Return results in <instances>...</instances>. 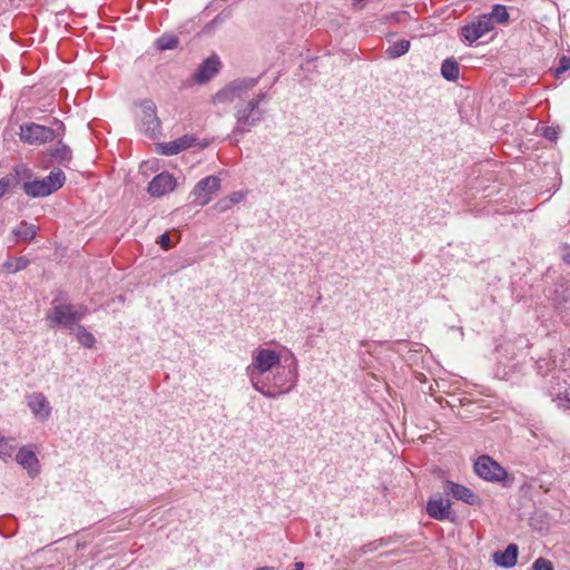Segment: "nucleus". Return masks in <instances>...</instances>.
I'll return each instance as SVG.
<instances>
[{"instance_id": "obj_1", "label": "nucleus", "mask_w": 570, "mask_h": 570, "mask_svg": "<svg viewBox=\"0 0 570 570\" xmlns=\"http://www.w3.org/2000/svg\"><path fill=\"white\" fill-rule=\"evenodd\" d=\"M257 83L256 78H238L226 83L212 98L213 105L233 109L236 122L232 136L236 138V144L239 140L237 137L249 132L266 117L263 105L267 101V94L257 90Z\"/></svg>"}, {"instance_id": "obj_2", "label": "nucleus", "mask_w": 570, "mask_h": 570, "mask_svg": "<svg viewBox=\"0 0 570 570\" xmlns=\"http://www.w3.org/2000/svg\"><path fill=\"white\" fill-rule=\"evenodd\" d=\"M297 376V361L292 355V363L287 367L279 365L262 379H254L252 386L265 397L276 399L296 386Z\"/></svg>"}, {"instance_id": "obj_3", "label": "nucleus", "mask_w": 570, "mask_h": 570, "mask_svg": "<svg viewBox=\"0 0 570 570\" xmlns=\"http://www.w3.org/2000/svg\"><path fill=\"white\" fill-rule=\"evenodd\" d=\"M26 178L23 181V193L30 198H45L60 189L66 175L61 169L52 170L43 178L37 177L32 169L26 166Z\"/></svg>"}, {"instance_id": "obj_4", "label": "nucleus", "mask_w": 570, "mask_h": 570, "mask_svg": "<svg viewBox=\"0 0 570 570\" xmlns=\"http://www.w3.org/2000/svg\"><path fill=\"white\" fill-rule=\"evenodd\" d=\"M279 365V353L261 347L253 353L252 363L246 367V375L252 384L254 377L255 380L262 379L265 374L272 372Z\"/></svg>"}, {"instance_id": "obj_5", "label": "nucleus", "mask_w": 570, "mask_h": 570, "mask_svg": "<svg viewBox=\"0 0 570 570\" xmlns=\"http://www.w3.org/2000/svg\"><path fill=\"white\" fill-rule=\"evenodd\" d=\"M52 307L47 315V321L51 327L63 326L69 332H75L77 323L73 316V304H66L55 299Z\"/></svg>"}, {"instance_id": "obj_6", "label": "nucleus", "mask_w": 570, "mask_h": 570, "mask_svg": "<svg viewBox=\"0 0 570 570\" xmlns=\"http://www.w3.org/2000/svg\"><path fill=\"white\" fill-rule=\"evenodd\" d=\"M474 472L481 479L490 482H501L508 475L505 469L489 455L478 458L474 463Z\"/></svg>"}, {"instance_id": "obj_7", "label": "nucleus", "mask_w": 570, "mask_h": 570, "mask_svg": "<svg viewBox=\"0 0 570 570\" xmlns=\"http://www.w3.org/2000/svg\"><path fill=\"white\" fill-rule=\"evenodd\" d=\"M494 29V22L490 16H481L478 20L472 21L461 28V36L470 45L484 37Z\"/></svg>"}, {"instance_id": "obj_8", "label": "nucleus", "mask_w": 570, "mask_h": 570, "mask_svg": "<svg viewBox=\"0 0 570 570\" xmlns=\"http://www.w3.org/2000/svg\"><path fill=\"white\" fill-rule=\"evenodd\" d=\"M55 138L51 128L35 122L24 124L20 127V139L28 144L47 142Z\"/></svg>"}, {"instance_id": "obj_9", "label": "nucleus", "mask_w": 570, "mask_h": 570, "mask_svg": "<svg viewBox=\"0 0 570 570\" xmlns=\"http://www.w3.org/2000/svg\"><path fill=\"white\" fill-rule=\"evenodd\" d=\"M220 188V179L217 176H207L200 179L194 187L195 200L204 206L212 200L213 194Z\"/></svg>"}, {"instance_id": "obj_10", "label": "nucleus", "mask_w": 570, "mask_h": 570, "mask_svg": "<svg viewBox=\"0 0 570 570\" xmlns=\"http://www.w3.org/2000/svg\"><path fill=\"white\" fill-rule=\"evenodd\" d=\"M26 178V165L14 166L9 174L0 178V198L13 191L18 186L23 190Z\"/></svg>"}, {"instance_id": "obj_11", "label": "nucleus", "mask_w": 570, "mask_h": 570, "mask_svg": "<svg viewBox=\"0 0 570 570\" xmlns=\"http://www.w3.org/2000/svg\"><path fill=\"white\" fill-rule=\"evenodd\" d=\"M27 404L38 420L45 422L50 417L52 409L42 393L35 392L28 395Z\"/></svg>"}, {"instance_id": "obj_12", "label": "nucleus", "mask_w": 570, "mask_h": 570, "mask_svg": "<svg viewBox=\"0 0 570 570\" xmlns=\"http://www.w3.org/2000/svg\"><path fill=\"white\" fill-rule=\"evenodd\" d=\"M176 180L168 173H160L148 185V193L154 197L164 196L175 189Z\"/></svg>"}, {"instance_id": "obj_13", "label": "nucleus", "mask_w": 570, "mask_h": 570, "mask_svg": "<svg viewBox=\"0 0 570 570\" xmlns=\"http://www.w3.org/2000/svg\"><path fill=\"white\" fill-rule=\"evenodd\" d=\"M16 461L30 478H36L40 473V463L33 450L22 446L16 454Z\"/></svg>"}, {"instance_id": "obj_14", "label": "nucleus", "mask_w": 570, "mask_h": 570, "mask_svg": "<svg viewBox=\"0 0 570 570\" xmlns=\"http://www.w3.org/2000/svg\"><path fill=\"white\" fill-rule=\"evenodd\" d=\"M428 514L435 520H452L450 500L443 498L430 499L426 504Z\"/></svg>"}, {"instance_id": "obj_15", "label": "nucleus", "mask_w": 570, "mask_h": 570, "mask_svg": "<svg viewBox=\"0 0 570 570\" xmlns=\"http://www.w3.org/2000/svg\"><path fill=\"white\" fill-rule=\"evenodd\" d=\"M444 492L448 494H452V497L456 500H460L470 505H474L479 502L478 497L473 493V491L462 484L446 481L444 483Z\"/></svg>"}, {"instance_id": "obj_16", "label": "nucleus", "mask_w": 570, "mask_h": 570, "mask_svg": "<svg viewBox=\"0 0 570 570\" xmlns=\"http://www.w3.org/2000/svg\"><path fill=\"white\" fill-rule=\"evenodd\" d=\"M141 121L145 130L155 134L159 129V120L156 115V106L151 100H145L140 104Z\"/></svg>"}, {"instance_id": "obj_17", "label": "nucleus", "mask_w": 570, "mask_h": 570, "mask_svg": "<svg viewBox=\"0 0 570 570\" xmlns=\"http://www.w3.org/2000/svg\"><path fill=\"white\" fill-rule=\"evenodd\" d=\"M219 67V59L212 56L204 60L198 70L194 73V79L198 83H204L210 80L217 72Z\"/></svg>"}, {"instance_id": "obj_18", "label": "nucleus", "mask_w": 570, "mask_h": 570, "mask_svg": "<svg viewBox=\"0 0 570 570\" xmlns=\"http://www.w3.org/2000/svg\"><path fill=\"white\" fill-rule=\"evenodd\" d=\"M518 551V546L511 543L507 547L504 551L494 552L493 560L498 566H501L503 568H512L517 563Z\"/></svg>"}, {"instance_id": "obj_19", "label": "nucleus", "mask_w": 570, "mask_h": 570, "mask_svg": "<svg viewBox=\"0 0 570 570\" xmlns=\"http://www.w3.org/2000/svg\"><path fill=\"white\" fill-rule=\"evenodd\" d=\"M16 449H17L16 439L12 436H4L0 432V459L3 461L11 459Z\"/></svg>"}, {"instance_id": "obj_20", "label": "nucleus", "mask_w": 570, "mask_h": 570, "mask_svg": "<svg viewBox=\"0 0 570 570\" xmlns=\"http://www.w3.org/2000/svg\"><path fill=\"white\" fill-rule=\"evenodd\" d=\"M460 68L459 63L452 59H445L441 66V75L450 81H455L459 78Z\"/></svg>"}, {"instance_id": "obj_21", "label": "nucleus", "mask_w": 570, "mask_h": 570, "mask_svg": "<svg viewBox=\"0 0 570 570\" xmlns=\"http://www.w3.org/2000/svg\"><path fill=\"white\" fill-rule=\"evenodd\" d=\"M410 47H411V43L409 40L396 41L386 49V56L390 59L400 58V57L404 56L405 53H407V51L410 50Z\"/></svg>"}, {"instance_id": "obj_22", "label": "nucleus", "mask_w": 570, "mask_h": 570, "mask_svg": "<svg viewBox=\"0 0 570 570\" xmlns=\"http://www.w3.org/2000/svg\"><path fill=\"white\" fill-rule=\"evenodd\" d=\"M71 333L76 335L77 341L82 346H85L87 348L94 347V345L96 343V338H95V336L90 332H88L85 328V326L79 324V325L76 326L75 332H71Z\"/></svg>"}, {"instance_id": "obj_23", "label": "nucleus", "mask_w": 570, "mask_h": 570, "mask_svg": "<svg viewBox=\"0 0 570 570\" xmlns=\"http://www.w3.org/2000/svg\"><path fill=\"white\" fill-rule=\"evenodd\" d=\"M13 234L22 240H31L36 236L37 229L35 225L21 222L13 229Z\"/></svg>"}, {"instance_id": "obj_24", "label": "nucleus", "mask_w": 570, "mask_h": 570, "mask_svg": "<svg viewBox=\"0 0 570 570\" xmlns=\"http://www.w3.org/2000/svg\"><path fill=\"white\" fill-rule=\"evenodd\" d=\"M51 156L61 164H67L72 158L71 149L61 142H59L52 150Z\"/></svg>"}, {"instance_id": "obj_25", "label": "nucleus", "mask_w": 570, "mask_h": 570, "mask_svg": "<svg viewBox=\"0 0 570 570\" xmlns=\"http://www.w3.org/2000/svg\"><path fill=\"white\" fill-rule=\"evenodd\" d=\"M29 265V259L26 257H16L4 263L3 268L8 273H17L24 269Z\"/></svg>"}, {"instance_id": "obj_26", "label": "nucleus", "mask_w": 570, "mask_h": 570, "mask_svg": "<svg viewBox=\"0 0 570 570\" xmlns=\"http://www.w3.org/2000/svg\"><path fill=\"white\" fill-rule=\"evenodd\" d=\"M491 17V20H495L499 23H507L509 21V12L507 7L503 4H495L492 8V11L488 14Z\"/></svg>"}, {"instance_id": "obj_27", "label": "nucleus", "mask_w": 570, "mask_h": 570, "mask_svg": "<svg viewBox=\"0 0 570 570\" xmlns=\"http://www.w3.org/2000/svg\"><path fill=\"white\" fill-rule=\"evenodd\" d=\"M178 38L174 35H164L156 41V46L159 50H171L178 46Z\"/></svg>"}, {"instance_id": "obj_28", "label": "nucleus", "mask_w": 570, "mask_h": 570, "mask_svg": "<svg viewBox=\"0 0 570 570\" xmlns=\"http://www.w3.org/2000/svg\"><path fill=\"white\" fill-rule=\"evenodd\" d=\"M157 149L161 155H167V156L177 155L180 153L179 146L176 140L159 144Z\"/></svg>"}, {"instance_id": "obj_29", "label": "nucleus", "mask_w": 570, "mask_h": 570, "mask_svg": "<svg viewBox=\"0 0 570 570\" xmlns=\"http://www.w3.org/2000/svg\"><path fill=\"white\" fill-rule=\"evenodd\" d=\"M179 150L183 151L196 144V138L189 135L181 136L176 139Z\"/></svg>"}, {"instance_id": "obj_30", "label": "nucleus", "mask_w": 570, "mask_h": 570, "mask_svg": "<svg viewBox=\"0 0 570 570\" xmlns=\"http://www.w3.org/2000/svg\"><path fill=\"white\" fill-rule=\"evenodd\" d=\"M179 150L183 151L196 144V138L189 135L181 136L176 139Z\"/></svg>"}, {"instance_id": "obj_31", "label": "nucleus", "mask_w": 570, "mask_h": 570, "mask_svg": "<svg viewBox=\"0 0 570 570\" xmlns=\"http://www.w3.org/2000/svg\"><path fill=\"white\" fill-rule=\"evenodd\" d=\"M570 69V58L567 56H562L559 59V66L554 69V76L560 77L563 72Z\"/></svg>"}, {"instance_id": "obj_32", "label": "nucleus", "mask_w": 570, "mask_h": 570, "mask_svg": "<svg viewBox=\"0 0 570 570\" xmlns=\"http://www.w3.org/2000/svg\"><path fill=\"white\" fill-rule=\"evenodd\" d=\"M532 570H553V564L548 559L538 558L532 564Z\"/></svg>"}, {"instance_id": "obj_33", "label": "nucleus", "mask_w": 570, "mask_h": 570, "mask_svg": "<svg viewBox=\"0 0 570 570\" xmlns=\"http://www.w3.org/2000/svg\"><path fill=\"white\" fill-rule=\"evenodd\" d=\"M552 401L557 403V406L563 410H570V399L566 396H561V394H557V396L552 397Z\"/></svg>"}, {"instance_id": "obj_34", "label": "nucleus", "mask_w": 570, "mask_h": 570, "mask_svg": "<svg viewBox=\"0 0 570 570\" xmlns=\"http://www.w3.org/2000/svg\"><path fill=\"white\" fill-rule=\"evenodd\" d=\"M89 309L86 305H73V316L76 317L77 323L82 320L87 314Z\"/></svg>"}, {"instance_id": "obj_35", "label": "nucleus", "mask_w": 570, "mask_h": 570, "mask_svg": "<svg viewBox=\"0 0 570 570\" xmlns=\"http://www.w3.org/2000/svg\"><path fill=\"white\" fill-rule=\"evenodd\" d=\"M245 196H246L245 191L238 190V191H234V193L229 194L227 196V198H228L229 204H232L234 206L236 204H239L245 198Z\"/></svg>"}, {"instance_id": "obj_36", "label": "nucleus", "mask_w": 570, "mask_h": 570, "mask_svg": "<svg viewBox=\"0 0 570 570\" xmlns=\"http://www.w3.org/2000/svg\"><path fill=\"white\" fill-rule=\"evenodd\" d=\"M232 207H233V205H232V204H229L227 196H226V197H224V198H222V199H219V200L215 204V208H216V210H217V212H219V213H224V212H226V210L230 209Z\"/></svg>"}, {"instance_id": "obj_37", "label": "nucleus", "mask_w": 570, "mask_h": 570, "mask_svg": "<svg viewBox=\"0 0 570 570\" xmlns=\"http://www.w3.org/2000/svg\"><path fill=\"white\" fill-rule=\"evenodd\" d=\"M158 244L160 245L161 248L164 249H168L170 247V237L168 234H161L159 236V240H158Z\"/></svg>"}, {"instance_id": "obj_38", "label": "nucleus", "mask_w": 570, "mask_h": 570, "mask_svg": "<svg viewBox=\"0 0 570 570\" xmlns=\"http://www.w3.org/2000/svg\"><path fill=\"white\" fill-rule=\"evenodd\" d=\"M544 137L548 138L549 140H554L557 138L556 129L551 128V127H547L544 129Z\"/></svg>"}, {"instance_id": "obj_39", "label": "nucleus", "mask_w": 570, "mask_h": 570, "mask_svg": "<svg viewBox=\"0 0 570 570\" xmlns=\"http://www.w3.org/2000/svg\"><path fill=\"white\" fill-rule=\"evenodd\" d=\"M363 0H353L354 4L362 2Z\"/></svg>"}]
</instances>
